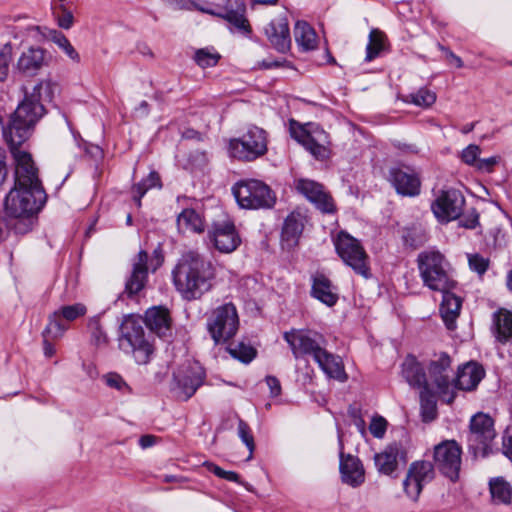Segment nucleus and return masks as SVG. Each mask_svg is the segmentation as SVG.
Instances as JSON below:
<instances>
[{
	"instance_id": "nucleus-1",
	"label": "nucleus",
	"mask_w": 512,
	"mask_h": 512,
	"mask_svg": "<svg viewBox=\"0 0 512 512\" xmlns=\"http://www.w3.org/2000/svg\"><path fill=\"white\" fill-rule=\"evenodd\" d=\"M55 84L50 80L38 82L32 92H25L9 122L3 126V136L7 143L23 144L32 134L36 123L44 116L46 110L42 100L51 101Z\"/></svg>"
},
{
	"instance_id": "nucleus-2",
	"label": "nucleus",
	"mask_w": 512,
	"mask_h": 512,
	"mask_svg": "<svg viewBox=\"0 0 512 512\" xmlns=\"http://www.w3.org/2000/svg\"><path fill=\"white\" fill-rule=\"evenodd\" d=\"M46 199L44 189L13 186L4 200V223L8 232L15 236L31 232Z\"/></svg>"
},
{
	"instance_id": "nucleus-3",
	"label": "nucleus",
	"mask_w": 512,
	"mask_h": 512,
	"mask_svg": "<svg viewBox=\"0 0 512 512\" xmlns=\"http://www.w3.org/2000/svg\"><path fill=\"white\" fill-rule=\"evenodd\" d=\"M172 277L176 290L184 300H198L211 290L215 267L206 257L190 250L178 260Z\"/></svg>"
},
{
	"instance_id": "nucleus-4",
	"label": "nucleus",
	"mask_w": 512,
	"mask_h": 512,
	"mask_svg": "<svg viewBox=\"0 0 512 512\" xmlns=\"http://www.w3.org/2000/svg\"><path fill=\"white\" fill-rule=\"evenodd\" d=\"M283 338L296 359L310 356L330 378L345 379L341 360L326 350L327 341L322 334L312 330L292 329L286 331Z\"/></svg>"
},
{
	"instance_id": "nucleus-5",
	"label": "nucleus",
	"mask_w": 512,
	"mask_h": 512,
	"mask_svg": "<svg viewBox=\"0 0 512 512\" xmlns=\"http://www.w3.org/2000/svg\"><path fill=\"white\" fill-rule=\"evenodd\" d=\"M420 277L425 286L434 291L453 289L456 282L449 275V263L439 251L421 252L417 257Z\"/></svg>"
},
{
	"instance_id": "nucleus-6",
	"label": "nucleus",
	"mask_w": 512,
	"mask_h": 512,
	"mask_svg": "<svg viewBox=\"0 0 512 512\" xmlns=\"http://www.w3.org/2000/svg\"><path fill=\"white\" fill-rule=\"evenodd\" d=\"M142 320L133 315L124 317L120 325L119 347L132 353L138 364H147L153 354V346L145 335Z\"/></svg>"
},
{
	"instance_id": "nucleus-7",
	"label": "nucleus",
	"mask_w": 512,
	"mask_h": 512,
	"mask_svg": "<svg viewBox=\"0 0 512 512\" xmlns=\"http://www.w3.org/2000/svg\"><path fill=\"white\" fill-rule=\"evenodd\" d=\"M238 205L245 209H270L276 203V195L263 181L244 179L232 187Z\"/></svg>"
},
{
	"instance_id": "nucleus-8",
	"label": "nucleus",
	"mask_w": 512,
	"mask_h": 512,
	"mask_svg": "<svg viewBox=\"0 0 512 512\" xmlns=\"http://www.w3.org/2000/svg\"><path fill=\"white\" fill-rule=\"evenodd\" d=\"M334 246L341 260L352 270L365 279L371 277L369 256L358 239L346 231H340Z\"/></svg>"
},
{
	"instance_id": "nucleus-9",
	"label": "nucleus",
	"mask_w": 512,
	"mask_h": 512,
	"mask_svg": "<svg viewBox=\"0 0 512 512\" xmlns=\"http://www.w3.org/2000/svg\"><path fill=\"white\" fill-rule=\"evenodd\" d=\"M206 328L215 344L233 338L239 328V317L235 305L225 303L213 309L207 318Z\"/></svg>"
},
{
	"instance_id": "nucleus-10",
	"label": "nucleus",
	"mask_w": 512,
	"mask_h": 512,
	"mask_svg": "<svg viewBox=\"0 0 512 512\" xmlns=\"http://www.w3.org/2000/svg\"><path fill=\"white\" fill-rule=\"evenodd\" d=\"M289 132L293 139L302 144L316 159L328 157L329 135L317 124H300L294 119L289 121Z\"/></svg>"
},
{
	"instance_id": "nucleus-11",
	"label": "nucleus",
	"mask_w": 512,
	"mask_h": 512,
	"mask_svg": "<svg viewBox=\"0 0 512 512\" xmlns=\"http://www.w3.org/2000/svg\"><path fill=\"white\" fill-rule=\"evenodd\" d=\"M267 152V133L262 128L250 126L239 138L229 142V153L233 158L253 161Z\"/></svg>"
},
{
	"instance_id": "nucleus-12",
	"label": "nucleus",
	"mask_w": 512,
	"mask_h": 512,
	"mask_svg": "<svg viewBox=\"0 0 512 512\" xmlns=\"http://www.w3.org/2000/svg\"><path fill=\"white\" fill-rule=\"evenodd\" d=\"M206 372L198 363H189L173 373L170 390L175 398L181 401L189 400L204 384Z\"/></svg>"
},
{
	"instance_id": "nucleus-13",
	"label": "nucleus",
	"mask_w": 512,
	"mask_h": 512,
	"mask_svg": "<svg viewBox=\"0 0 512 512\" xmlns=\"http://www.w3.org/2000/svg\"><path fill=\"white\" fill-rule=\"evenodd\" d=\"M462 449L455 440H445L434 447V466L442 475L456 482L461 469Z\"/></svg>"
},
{
	"instance_id": "nucleus-14",
	"label": "nucleus",
	"mask_w": 512,
	"mask_h": 512,
	"mask_svg": "<svg viewBox=\"0 0 512 512\" xmlns=\"http://www.w3.org/2000/svg\"><path fill=\"white\" fill-rule=\"evenodd\" d=\"M7 144L15 163L14 186L44 189L31 154L20 149L22 144Z\"/></svg>"
},
{
	"instance_id": "nucleus-15",
	"label": "nucleus",
	"mask_w": 512,
	"mask_h": 512,
	"mask_svg": "<svg viewBox=\"0 0 512 512\" xmlns=\"http://www.w3.org/2000/svg\"><path fill=\"white\" fill-rule=\"evenodd\" d=\"M428 371L440 398L448 404L453 403L456 394L453 393L450 356L445 352L435 355V359L430 361Z\"/></svg>"
},
{
	"instance_id": "nucleus-16",
	"label": "nucleus",
	"mask_w": 512,
	"mask_h": 512,
	"mask_svg": "<svg viewBox=\"0 0 512 512\" xmlns=\"http://www.w3.org/2000/svg\"><path fill=\"white\" fill-rule=\"evenodd\" d=\"M435 477L434 465L429 461H414L410 464L403 480V490L406 496L418 500L423 487Z\"/></svg>"
},
{
	"instance_id": "nucleus-17",
	"label": "nucleus",
	"mask_w": 512,
	"mask_h": 512,
	"mask_svg": "<svg viewBox=\"0 0 512 512\" xmlns=\"http://www.w3.org/2000/svg\"><path fill=\"white\" fill-rule=\"evenodd\" d=\"M464 204L465 198L459 190H441L432 202L431 209L439 221L450 222L460 217Z\"/></svg>"
},
{
	"instance_id": "nucleus-18",
	"label": "nucleus",
	"mask_w": 512,
	"mask_h": 512,
	"mask_svg": "<svg viewBox=\"0 0 512 512\" xmlns=\"http://www.w3.org/2000/svg\"><path fill=\"white\" fill-rule=\"evenodd\" d=\"M149 255L145 250H140L137 255L131 259V272L125 280L124 293L133 298L137 296L148 282Z\"/></svg>"
},
{
	"instance_id": "nucleus-19",
	"label": "nucleus",
	"mask_w": 512,
	"mask_h": 512,
	"mask_svg": "<svg viewBox=\"0 0 512 512\" xmlns=\"http://www.w3.org/2000/svg\"><path fill=\"white\" fill-rule=\"evenodd\" d=\"M202 11L226 20L234 29L244 35L251 32V26L245 16L246 6L241 1L226 0L224 7L202 9Z\"/></svg>"
},
{
	"instance_id": "nucleus-20",
	"label": "nucleus",
	"mask_w": 512,
	"mask_h": 512,
	"mask_svg": "<svg viewBox=\"0 0 512 512\" xmlns=\"http://www.w3.org/2000/svg\"><path fill=\"white\" fill-rule=\"evenodd\" d=\"M339 438V471L343 483L356 488L365 481V470L361 460L351 454H345L343 449L342 436L338 433Z\"/></svg>"
},
{
	"instance_id": "nucleus-21",
	"label": "nucleus",
	"mask_w": 512,
	"mask_h": 512,
	"mask_svg": "<svg viewBox=\"0 0 512 512\" xmlns=\"http://www.w3.org/2000/svg\"><path fill=\"white\" fill-rule=\"evenodd\" d=\"M389 180L399 195L415 197L420 194L419 174L410 167H392L389 170Z\"/></svg>"
},
{
	"instance_id": "nucleus-22",
	"label": "nucleus",
	"mask_w": 512,
	"mask_h": 512,
	"mask_svg": "<svg viewBox=\"0 0 512 512\" xmlns=\"http://www.w3.org/2000/svg\"><path fill=\"white\" fill-rule=\"evenodd\" d=\"M495 435L494 421L490 416L477 413L471 418L468 441L472 448L477 449L481 446L485 450Z\"/></svg>"
},
{
	"instance_id": "nucleus-23",
	"label": "nucleus",
	"mask_w": 512,
	"mask_h": 512,
	"mask_svg": "<svg viewBox=\"0 0 512 512\" xmlns=\"http://www.w3.org/2000/svg\"><path fill=\"white\" fill-rule=\"evenodd\" d=\"M297 191L305 196L317 209L323 213L335 212L332 197L324 191L321 184L308 179H300L296 183Z\"/></svg>"
},
{
	"instance_id": "nucleus-24",
	"label": "nucleus",
	"mask_w": 512,
	"mask_h": 512,
	"mask_svg": "<svg viewBox=\"0 0 512 512\" xmlns=\"http://www.w3.org/2000/svg\"><path fill=\"white\" fill-rule=\"evenodd\" d=\"M85 305L76 303L73 305L62 306L49 316V322L46 326V333H53L56 336H62L68 329L65 323L76 320L86 314Z\"/></svg>"
},
{
	"instance_id": "nucleus-25",
	"label": "nucleus",
	"mask_w": 512,
	"mask_h": 512,
	"mask_svg": "<svg viewBox=\"0 0 512 512\" xmlns=\"http://www.w3.org/2000/svg\"><path fill=\"white\" fill-rule=\"evenodd\" d=\"M208 237L214 247L222 253L234 251L241 242L231 222L215 223L212 230L208 232Z\"/></svg>"
},
{
	"instance_id": "nucleus-26",
	"label": "nucleus",
	"mask_w": 512,
	"mask_h": 512,
	"mask_svg": "<svg viewBox=\"0 0 512 512\" xmlns=\"http://www.w3.org/2000/svg\"><path fill=\"white\" fill-rule=\"evenodd\" d=\"M374 461L379 473L392 475L400 461L404 464L407 462V453L401 443L393 442L380 453H376Z\"/></svg>"
},
{
	"instance_id": "nucleus-27",
	"label": "nucleus",
	"mask_w": 512,
	"mask_h": 512,
	"mask_svg": "<svg viewBox=\"0 0 512 512\" xmlns=\"http://www.w3.org/2000/svg\"><path fill=\"white\" fill-rule=\"evenodd\" d=\"M264 33L278 52L284 53L290 49L291 36L286 16H279L271 20L264 28Z\"/></svg>"
},
{
	"instance_id": "nucleus-28",
	"label": "nucleus",
	"mask_w": 512,
	"mask_h": 512,
	"mask_svg": "<svg viewBox=\"0 0 512 512\" xmlns=\"http://www.w3.org/2000/svg\"><path fill=\"white\" fill-rule=\"evenodd\" d=\"M485 371L476 362H468L458 368L456 378L452 380L453 393L455 390L472 391L483 379Z\"/></svg>"
},
{
	"instance_id": "nucleus-29",
	"label": "nucleus",
	"mask_w": 512,
	"mask_h": 512,
	"mask_svg": "<svg viewBox=\"0 0 512 512\" xmlns=\"http://www.w3.org/2000/svg\"><path fill=\"white\" fill-rule=\"evenodd\" d=\"M48 61L46 50L40 47H30L21 54L16 67L20 73L34 76L48 65Z\"/></svg>"
},
{
	"instance_id": "nucleus-30",
	"label": "nucleus",
	"mask_w": 512,
	"mask_h": 512,
	"mask_svg": "<svg viewBox=\"0 0 512 512\" xmlns=\"http://www.w3.org/2000/svg\"><path fill=\"white\" fill-rule=\"evenodd\" d=\"M402 376L406 382L416 389L430 388L424 367L414 356H407L402 364Z\"/></svg>"
},
{
	"instance_id": "nucleus-31",
	"label": "nucleus",
	"mask_w": 512,
	"mask_h": 512,
	"mask_svg": "<svg viewBox=\"0 0 512 512\" xmlns=\"http://www.w3.org/2000/svg\"><path fill=\"white\" fill-rule=\"evenodd\" d=\"M330 279L321 273H318L312 278L311 295L325 305L332 307L338 301V294L334 291Z\"/></svg>"
},
{
	"instance_id": "nucleus-32",
	"label": "nucleus",
	"mask_w": 512,
	"mask_h": 512,
	"mask_svg": "<svg viewBox=\"0 0 512 512\" xmlns=\"http://www.w3.org/2000/svg\"><path fill=\"white\" fill-rule=\"evenodd\" d=\"M146 326L159 337H164L170 331L171 318L169 311L163 307H152L145 313Z\"/></svg>"
},
{
	"instance_id": "nucleus-33",
	"label": "nucleus",
	"mask_w": 512,
	"mask_h": 512,
	"mask_svg": "<svg viewBox=\"0 0 512 512\" xmlns=\"http://www.w3.org/2000/svg\"><path fill=\"white\" fill-rule=\"evenodd\" d=\"M451 290L452 289H446L445 291H440L442 293L440 313L448 329L454 327L462 307V299L452 293Z\"/></svg>"
},
{
	"instance_id": "nucleus-34",
	"label": "nucleus",
	"mask_w": 512,
	"mask_h": 512,
	"mask_svg": "<svg viewBox=\"0 0 512 512\" xmlns=\"http://www.w3.org/2000/svg\"><path fill=\"white\" fill-rule=\"evenodd\" d=\"M492 331L500 343L512 342V311L500 308L494 312Z\"/></svg>"
},
{
	"instance_id": "nucleus-35",
	"label": "nucleus",
	"mask_w": 512,
	"mask_h": 512,
	"mask_svg": "<svg viewBox=\"0 0 512 512\" xmlns=\"http://www.w3.org/2000/svg\"><path fill=\"white\" fill-rule=\"evenodd\" d=\"M303 218L299 213H291L284 221L281 239L289 248L298 244L299 238L303 232Z\"/></svg>"
},
{
	"instance_id": "nucleus-36",
	"label": "nucleus",
	"mask_w": 512,
	"mask_h": 512,
	"mask_svg": "<svg viewBox=\"0 0 512 512\" xmlns=\"http://www.w3.org/2000/svg\"><path fill=\"white\" fill-rule=\"evenodd\" d=\"M294 38L303 51L314 50L317 47L316 32L306 21L298 20L295 23Z\"/></svg>"
},
{
	"instance_id": "nucleus-37",
	"label": "nucleus",
	"mask_w": 512,
	"mask_h": 512,
	"mask_svg": "<svg viewBox=\"0 0 512 512\" xmlns=\"http://www.w3.org/2000/svg\"><path fill=\"white\" fill-rule=\"evenodd\" d=\"M177 226L183 232L201 233L204 231L203 220L194 209H184L177 217Z\"/></svg>"
},
{
	"instance_id": "nucleus-38",
	"label": "nucleus",
	"mask_w": 512,
	"mask_h": 512,
	"mask_svg": "<svg viewBox=\"0 0 512 512\" xmlns=\"http://www.w3.org/2000/svg\"><path fill=\"white\" fill-rule=\"evenodd\" d=\"M420 408L424 422H431L437 417L436 398L430 388L420 391Z\"/></svg>"
},
{
	"instance_id": "nucleus-39",
	"label": "nucleus",
	"mask_w": 512,
	"mask_h": 512,
	"mask_svg": "<svg viewBox=\"0 0 512 512\" xmlns=\"http://www.w3.org/2000/svg\"><path fill=\"white\" fill-rule=\"evenodd\" d=\"M492 499L497 503L509 504L512 497V487L503 478L492 479L489 483Z\"/></svg>"
},
{
	"instance_id": "nucleus-40",
	"label": "nucleus",
	"mask_w": 512,
	"mask_h": 512,
	"mask_svg": "<svg viewBox=\"0 0 512 512\" xmlns=\"http://www.w3.org/2000/svg\"><path fill=\"white\" fill-rule=\"evenodd\" d=\"M386 36L378 29H372L366 46L365 61L370 62L380 55L385 49Z\"/></svg>"
},
{
	"instance_id": "nucleus-41",
	"label": "nucleus",
	"mask_w": 512,
	"mask_h": 512,
	"mask_svg": "<svg viewBox=\"0 0 512 512\" xmlns=\"http://www.w3.org/2000/svg\"><path fill=\"white\" fill-rule=\"evenodd\" d=\"M161 179L157 172L151 171L149 175L135 184L132 188L134 193V200L138 207L141 206V198L146 194V192L152 188L158 187L161 188Z\"/></svg>"
},
{
	"instance_id": "nucleus-42",
	"label": "nucleus",
	"mask_w": 512,
	"mask_h": 512,
	"mask_svg": "<svg viewBox=\"0 0 512 512\" xmlns=\"http://www.w3.org/2000/svg\"><path fill=\"white\" fill-rule=\"evenodd\" d=\"M227 350L233 358L245 364L250 363L257 354L254 347L244 342H239L236 345H230Z\"/></svg>"
},
{
	"instance_id": "nucleus-43",
	"label": "nucleus",
	"mask_w": 512,
	"mask_h": 512,
	"mask_svg": "<svg viewBox=\"0 0 512 512\" xmlns=\"http://www.w3.org/2000/svg\"><path fill=\"white\" fill-rule=\"evenodd\" d=\"M52 41L63 50V52L74 62L80 61V56L75 48L72 46L68 38L60 31L53 30L51 32Z\"/></svg>"
},
{
	"instance_id": "nucleus-44",
	"label": "nucleus",
	"mask_w": 512,
	"mask_h": 512,
	"mask_svg": "<svg viewBox=\"0 0 512 512\" xmlns=\"http://www.w3.org/2000/svg\"><path fill=\"white\" fill-rule=\"evenodd\" d=\"M53 17L62 29L69 30L74 25L73 13L65 4L53 7Z\"/></svg>"
},
{
	"instance_id": "nucleus-45",
	"label": "nucleus",
	"mask_w": 512,
	"mask_h": 512,
	"mask_svg": "<svg viewBox=\"0 0 512 512\" xmlns=\"http://www.w3.org/2000/svg\"><path fill=\"white\" fill-rule=\"evenodd\" d=\"M87 327L91 334V339L95 345L101 346L107 344L108 338L102 328L100 318L98 316L90 318Z\"/></svg>"
},
{
	"instance_id": "nucleus-46",
	"label": "nucleus",
	"mask_w": 512,
	"mask_h": 512,
	"mask_svg": "<svg viewBox=\"0 0 512 512\" xmlns=\"http://www.w3.org/2000/svg\"><path fill=\"white\" fill-rule=\"evenodd\" d=\"M220 55L208 48H201L195 52L194 60L201 68H209L217 65Z\"/></svg>"
},
{
	"instance_id": "nucleus-47",
	"label": "nucleus",
	"mask_w": 512,
	"mask_h": 512,
	"mask_svg": "<svg viewBox=\"0 0 512 512\" xmlns=\"http://www.w3.org/2000/svg\"><path fill=\"white\" fill-rule=\"evenodd\" d=\"M238 436L241 439V441L246 445V447L249 450V456L247 460H251L253 457V453L255 450V442L254 437L252 434V431L249 427V425L242 419H239L238 421Z\"/></svg>"
},
{
	"instance_id": "nucleus-48",
	"label": "nucleus",
	"mask_w": 512,
	"mask_h": 512,
	"mask_svg": "<svg viewBox=\"0 0 512 512\" xmlns=\"http://www.w3.org/2000/svg\"><path fill=\"white\" fill-rule=\"evenodd\" d=\"M411 102L417 106L429 107L436 101V95L432 91L421 88L416 93L410 94Z\"/></svg>"
},
{
	"instance_id": "nucleus-49",
	"label": "nucleus",
	"mask_w": 512,
	"mask_h": 512,
	"mask_svg": "<svg viewBox=\"0 0 512 512\" xmlns=\"http://www.w3.org/2000/svg\"><path fill=\"white\" fill-rule=\"evenodd\" d=\"M402 237L405 245L412 248H418L425 242L422 231L417 228H406Z\"/></svg>"
},
{
	"instance_id": "nucleus-50",
	"label": "nucleus",
	"mask_w": 512,
	"mask_h": 512,
	"mask_svg": "<svg viewBox=\"0 0 512 512\" xmlns=\"http://www.w3.org/2000/svg\"><path fill=\"white\" fill-rule=\"evenodd\" d=\"M12 58V45L6 43L0 49V82H3L8 76L9 63Z\"/></svg>"
},
{
	"instance_id": "nucleus-51",
	"label": "nucleus",
	"mask_w": 512,
	"mask_h": 512,
	"mask_svg": "<svg viewBox=\"0 0 512 512\" xmlns=\"http://www.w3.org/2000/svg\"><path fill=\"white\" fill-rule=\"evenodd\" d=\"M204 466L209 472L213 473L215 476L221 479H225L230 482L241 483L239 474L234 471H226L218 465L208 461L204 462Z\"/></svg>"
},
{
	"instance_id": "nucleus-52",
	"label": "nucleus",
	"mask_w": 512,
	"mask_h": 512,
	"mask_svg": "<svg viewBox=\"0 0 512 512\" xmlns=\"http://www.w3.org/2000/svg\"><path fill=\"white\" fill-rule=\"evenodd\" d=\"M468 263L471 270L483 275L489 267V259L484 258L479 254H472L468 256Z\"/></svg>"
},
{
	"instance_id": "nucleus-53",
	"label": "nucleus",
	"mask_w": 512,
	"mask_h": 512,
	"mask_svg": "<svg viewBox=\"0 0 512 512\" xmlns=\"http://www.w3.org/2000/svg\"><path fill=\"white\" fill-rule=\"evenodd\" d=\"M479 154L480 147L475 144H470L462 151L461 159L465 164L476 168V165L479 160Z\"/></svg>"
},
{
	"instance_id": "nucleus-54",
	"label": "nucleus",
	"mask_w": 512,
	"mask_h": 512,
	"mask_svg": "<svg viewBox=\"0 0 512 512\" xmlns=\"http://www.w3.org/2000/svg\"><path fill=\"white\" fill-rule=\"evenodd\" d=\"M387 421L383 417H375L372 419L369 430L376 438H382L386 432Z\"/></svg>"
},
{
	"instance_id": "nucleus-55",
	"label": "nucleus",
	"mask_w": 512,
	"mask_h": 512,
	"mask_svg": "<svg viewBox=\"0 0 512 512\" xmlns=\"http://www.w3.org/2000/svg\"><path fill=\"white\" fill-rule=\"evenodd\" d=\"M104 379L107 386L119 391L129 388L124 379L117 373H108L104 376Z\"/></svg>"
},
{
	"instance_id": "nucleus-56",
	"label": "nucleus",
	"mask_w": 512,
	"mask_h": 512,
	"mask_svg": "<svg viewBox=\"0 0 512 512\" xmlns=\"http://www.w3.org/2000/svg\"><path fill=\"white\" fill-rule=\"evenodd\" d=\"M43 336V351L46 357H52L55 354V348L50 340H54L60 338L61 336H56L53 333H46V328L42 332Z\"/></svg>"
},
{
	"instance_id": "nucleus-57",
	"label": "nucleus",
	"mask_w": 512,
	"mask_h": 512,
	"mask_svg": "<svg viewBox=\"0 0 512 512\" xmlns=\"http://www.w3.org/2000/svg\"><path fill=\"white\" fill-rule=\"evenodd\" d=\"M478 223L479 215L475 209H472L460 220V225L468 229H474L478 225Z\"/></svg>"
},
{
	"instance_id": "nucleus-58",
	"label": "nucleus",
	"mask_w": 512,
	"mask_h": 512,
	"mask_svg": "<svg viewBox=\"0 0 512 512\" xmlns=\"http://www.w3.org/2000/svg\"><path fill=\"white\" fill-rule=\"evenodd\" d=\"M265 382L270 389L272 397H277L281 394V384L275 376H267Z\"/></svg>"
},
{
	"instance_id": "nucleus-59",
	"label": "nucleus",
	"mask_w": 512,
	"mask_h": 512,
	"mask_svg": "<svg viewBox=\"0 0 512 512\" xmlns=\"http://www.w3.org/2000/svg\"><path fill=\"white\" fill-rule=\"evenodd\" d=\"M498 157H489L486 159H479L478 163L476 165V169L480 171L490 172L492 171L493 167L497 164Z\"/></svg>"
},
{
	"instance_id": "nucleus-60",
	"label": "nucleus",
	"mask_w": 512,
	"mask_h": 512,
	"mask_svg": "<svg viewBox=\"0 0 512 512\" xmlns=\"http://www.w3.org/2000/svg\"><path fill=\"white\" fill-rule=\"evenodd\" d=\"M438 48L446 54V57L450 61V63H453L457 68L463 67L462 59L459 56L455 55L449 48L441 45L440 43H438Z\"/></svg>"
},
{
	"instance_id": "nucleus-61",
	"label": "nucleus",
	"mask_w": 512,
	"mask_h": 512,
	"mask_svg": "<svg viewBox=\"0 0 512 512\" xmlns=\"http://www.w3.org/2000/svg\"><path fill=\"white\" fill-rule=\"evenodd\" d=\"M5 159H6L5 150L0 148V188L4 184V182L7 178V175H8V170H7Z\"/></svg>"
},
{
	"instance_id": "nucleus-62",
	"label": "nucleus",
	"mask_w": 512,
	"mask_h": 512,
	"mask_svg": "<svg viewBox=\"0 0 512 512\" xmlns=\"http://www.w3.org/2000/svg\"><path fill=\"white\" fill-rule=\"evenodd\" d=\"M156 439L153 435H143L139 439V445L143 449L149 448L156 443Z\"/></svg>"
},
{
	"instance_id": "nucleus-63",
	"label": "nucleus",
	"mask_w": 512,
	"mask_h": 512,
	"mask_svg": "<svg viewBox=\"0 0 512 512\" xmlns=\"http://www.w3.org/2000/svg\"><path fill=\"white\" fill-rule=\"evenodd\" d=\"M396 147L405 152V153H410V154H416L418 153L419 149L418 147L415 145V144H407V143H398L396 145Z\"/></svg>"
},
{
	"instance_id": "nucleus-64",
	"label": "nucleus",
	"mask_w": 512,
	"mask_h": 512,
	"mask_svg": "<svg viewBox=\"0 0 512 512\" xmlns=\"http://www.w3.org/2000/svg\"><path fill=\"white\" fill-rule=\"evenodd\" d=\"M504 454L512 461V435L503 440Z\"/></svg>"
}]
</instances>
